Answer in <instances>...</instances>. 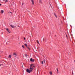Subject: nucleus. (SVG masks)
<instances>
[{
	"instance_id": "nucleus-13",
	"label": "nucleus",
	"mask_w": 75,
	"mask_h": 75,
	"mask_svg": "<svg viewBox=\"0 0 75 75\" xmlns=\"http://www.w3.org/2000/svg\"><path fill=\"white\" fill-rule=\"evenodd\" d=\"M50 75H52V72H51V71L50 72Z\"/></svg>"
},
{
	"instance_id": "nucleus-4",
	"label": "nucleus",
	"mask_w": 75,
	"mask_h": 75,
	"mask_svg": "<svg viewBox=\"0 0 75 75\" xmlns=\"http://www.w3.org/2000/svg\"><path fill=\"white\" fill-rule=\"evenodd\" d=\"M31 1L32 4L34 5V0H31Z\"/></svg>"
},
{
	"instance_id": "nucleus-2",
	"label": "nucleus",
	"mask_w": 75,
	"mask_h": 75,
	"mask_svg": "<svg viewBox=\"0 0 75 75\" xmlns=\"http://www.w3.org/2000/svg\"><path fill=\"white\" fill-rule=\"evenodd\" d=\"M30 61L31 62H34V59H33L32 58H31L30 59Z\"/></svg>"
},
{
	"instance_id": "nucleus-26",
	"label": "nucleus",
	"mask_w": 75,
	"mask_h": 75,
	"mask_svg": "<svg viewBox=\"0 0 75 75\" xmlns=\"http://www.w3.org/2000/svg\"><path fill=\"white\" fill-rule=\"evenodd\" d=\"M43 41H44V40H45L44 38H43Z\"/></svg>"
},
{
	"instance_id": "nucleus-5",
	"label": "nucleus",
	"mask_w": 75,
	"mask_h": 75,
	"mask_svg": "<svg viewBox=\"0 0 75 75\" xmlns=\"http://www.w3.org/2000/svg\"><path fill=\"white\" fill-rule=\"evenodd\" d=\"M6 30H7V31L8 32V33H10V31H9V30H8V29H6Z\"/></svg>"
},
{
	"instance_id": "nucleus-12",
	"label": "nucleus",
	"mask_w": 75,
	"mask_h": 75,
	"mask_svg": "<svg viewBox=\"0 0 75 75\" xmlns=\"http://www.w3.org/2000/svg\"><path fill=\"white\" fill-rule=\"evenodd\" d=\"M10 13H11V14H12V13L11 12H8L9 14H10Z\"/></svg>"
},
{
	"instance_id": "nucleus-19",
	"label": "nucleus",
	"mask_w": 75,
	"mask_h": 75,
	"mask_svg": "<svg viewBox=\"0 0 75 75\" xmlns=\"http://www.w3.org/2000/svg\"><path fill=\"white\" fill-rule=\"evenodd\" d=\"M42 64H43V61H42Z\"/></svg>"
},
{
	"instance_id": "nucleus-9",
	"label": "nucleus",
	"mask_w": 75,
	"mask_h": 75,
	"mask_svg": "<svg viewBox=\"0 0 75 75\" xmlns=\"http://www.w3.org/2000/svg\"><path fill=\"white\" fill-rule=\"evenodd\" d=\"M11 56L10 55H9L8 57V58H11Z\"/></svg>"
},
{
	"instance_id": "nucleus-6",
	"label": "nucleus",
	"mask_w": 75,
	"mask_h": 75,
	"mask_svg": "<svg viewBox=\"0 0 75 75\" xmlns=\"http://www.w3.org/2000/svg\"><path fill=\"white\" fill-rule=\"evenodd\" d=\"M10 26L12 28H14V27H15V26H14L13 25H10Z\"/></svg>"
},
{
	"instance_id": "nucleus-24",
	"label": "nucleus",
	"mask_w": 75,
	"mask_h": 75,
	"mask_svg": "<svg viewBox=\"0 0 75 75\" xmlns=\"http://www.w3.org/2000/svg\"><path fill=\"white\" fill-rule=\"evenodd\" d=\"M2 65V64H0V67H1V66Z\"/></svg>"
},
{
	"instance_id": "nucleus-14",
	"label": "nucleus",
	"mask_w": 75,
	"mask_h": 75,
	"mask_svg": "<svg viewBox=\"0 0 75 75\" xmlns=\"http://www.w3.org/2000/svg\"><path fill=\"white\" fill-rule=\"evenodd\" d=\"M22 47L23 48H24V45H23L22 46Z\"/></svg>"
},
{
	"instance_id": "nucleus-3",
	"label": "nucleus",
	"mask_w": 75,
	"mask_h": 75,
	"mask_svg": "<svg viewBox=\"0 0 75 75\" xmlns=\"http://www.w3.org/2000/svg\"><path fill=\"white\" fill-rule=\"evenodd\" d=\"M25 46H26V47H27V48H28V50H30V48H29V47H27V44H25Z\"/></svg>"
},
{
	"instance_id": "nucleus-8",
	"label": "nucleus",
	"mask_w": 75,
	"mask_h": 75,
	"mask_svg": "<svg viewBox=\"0 0 75 75\" xmlns=\"http://www.w3.org/2000/svg\"><path fill=\"white\" fill-rule=\"evenodd\" d=\"M1 13H2V14H3V13H4V11L3 10H1Z\"/></svg>"
},
{
	"instance_id": "nucleus-23",
	"label": "nucleus",
	"mask_w": 75,
	"mask_h": 75,
	"mask_svg": "<svg viewBox=\"0 0 75 75\" xmlns=\"http://www.w3.org/2000/svg\"><path fill=\"white\" fill-rule=\"evenodd\" d=\"M24 40H25V38H24Z\"/></svg>"
},
{
	"instance_id": "nucleus-20",
	"label": "nucleus",
	"mask_w": 75,
	"mask_h": 75,
	"mask_svg": "<svg viewBox=\"0 0 75 75\" xmlns=\"http://www.w3.org/2000/svg\"><path fill=\"white\" fill-rule=\"evenodd\" d=\"M3 1H5L6 0H3ZM6 0V1H8L7 0Z\"/></svg>"
},
{
	"instance_id": "nucleus-10",
	"label": "nucleus",
	"mask_w": 75,
	"mask_h": 75,
	"mask_svg": "<svg viewBox=\"0 0 75 75\" xmlns=\"http://www.w3.org/2000/svg\"><path fill=\"white\" fill-rule=\"evenodd\" d=\"M40 3H42V1H41V0H40Z\"/></svg>"
},
{
	"instance_id": "nucleus-22",
	"label": "nucleus",
	"mask_w": 75,
	"mask_h": 75,
	"mask_svg": "<svg viewBox=\"0 0 75 75\" xmlns=\"http://www.w3.org/2000/svg\"><path fill=\"white\" fill-rule=\"evenodd\" d=\"M72 71V74H73V75H74V74L73 73V70Z\"/></svg>"
},
{
	"instance_id": "nucleus-16",
	"label": "nucleus",
	"mask_w": 75,
	"mask_h": 75,
	"mask_svg": "<svg viewBox=\"0 0 75 75\" xmlns=\"http://www.w3.org/2000/svg\"><path fill=\"white\" fill-rule=\"evenodd\" d=\"M54 16H55L56 17H57V15H55V14H54Z\"/></svg>"
},
{
	"instance_id": "nucleus-7",
	"label": "nucleus",
	"mask_w": 75,
	"mask_h": 75,
	"mask_svg": "<svg viewBox=\"0 0 75 75\" xmlns=\"http://www.w3.org/2000/svg\"><path fill=\"white\" fill-rule=\"evenodd\" d=\"M13 55H14V56L15 57H17V54H16V53H14Z\"/></svg>"
},
{
	"instance_id": "nucleus-27",
	"label": "nucleus",
	"mask_w": 75,
	"mask_h": 75,
	"mask_svg": "<svg viewBox=\"0 0 75 75\" xmlns=\"http://www.w3.org/2000/svg\"><path fill=\"white\" fill-rule=\"evenodd\" d=\"M0 6H1V4H0Z\"/></svg>"
},
{
	"instance_id": "nucleus-21",
	"label": "nucleus",
	"mask_w": 75,
	"mask_h": 75,
	"mask_svg": "<svg viewBox=\"0 0 75 75\" xmlns=\"http://www.w3.org/2000/svg\"><path fill=\"white\" fill-rule=\"evenodd\" d=\"M5 2H7V1H6V0H5Z\"/></svg>"
},
{
	"instance_id": "nucleus-28",
	"label": "nucleus",
	"mask_w": 75,
	"mask_h": 75,
	"mask_svg": "<svg viewBox=\"0 0 75 75\" xmlns=\"http://www.w3.org/2000/svg\"><path fill=\"white\" fill-rule=\"evenodd\" d=\"M66 36L67 37V35H66Z\"/></svg>"
},
{
	"instance_id": "nucleus-15",
	"label": "nucleus",
	"mask_w": 75,
	"mask_h": 75,
	"mask_svg": "<svg viewBox=\"0 0 75 75\" xmlns=\"http://www.w3.org/2000/svg\"><path fill=\"white\" fill-rule=\"evenodd\" d=\"M44 63H45V60H44Z\"/></svg>"
},
{
	"instance_id": "nucleus-11",
	"label": "nucleus",
	"mask_w": 75,
	"mask_h": 75,
	"mask_svg": "<svg viewBox=\"0 0 75 75\" xmlns=\"http://www.w3.org/2000/svg\"><path fill=\"white\" fill-rule=\"evenodd\" d=\"M37 43H38V44H40V43H39V42L37 40Z\"/></svg>"
},
{
	"instance_id": "nucleus-17",
	"label": "nucleus",
	"mask_w": 75,
	"mask_h": 75,
	"mask_svg": "<svg viewBox=\"0 0 75 75\" xmlns=\"http://www.w3.org/2000/svg\"><path fill=\"white\" fill-rule=\"evenodd\" d=\"M25 56L26 57H27V54H25Z\"/></svg>"
},
{
	"instance_id": "nucleus-1",
	"label": "nucleus",
	"mask_w": 75,
	"mask_h": 75,
	"mask_svg": "<svg viewBox=\"0 0 75 75\" xmlns=\"http://www.w3.org/2000/svg\"><path fill=\"white\" fill-rule=\"evenodd\" d=\"M35 67V66L34 65V64H31L30 66V70H29L28 69H27L26 70V71L27 72H28V73H30L34 69V67Z\"/></svg>"
},
{
	"instance_id": "nucleus-25",
	"label": "nucleus",
	"mask_w": 75,
	"mask_h": 75,
	"mask_svg": "<svg viewBox=\"0 0 75 75\" xmlns=\"http://www.w3.org/2000/svg\"><path fill=\"white\" fill-rule=\"evenodd\" d=\"M23 4H24V3H22V5H23Z\"/></svg>"
},
{
	"instance_id": "nucleus-18",
	"label": "nucleus",
	"mask_w": 75,
	"mask_h": 75,
	"mask_svg": "<svg viewBox=\"0 0 75 75\" xmlns=\"http://www.w3.org/2000/svg\"><path fill=\"white\" fill-rule=\"evenodd\" d=\"M57 72H58V68H57Z\"/></svg>"
}]
</instances>
